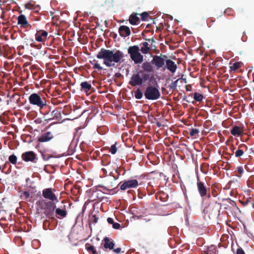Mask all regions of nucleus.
<instances>
[{
    "label": "nucleus",
    "mask_w": 254,
    "mask_h": 254,
    "mask_svg": "<svg viewBox=\"0 0 254 254\" xmlns=\"http://www.w3.org/2000/svg\"><path fill=\"white\" fill-rule=\"evenodd\" d=\"M124 53L120 50L113 51L101 48L96 55L99 59L104 60V64L107 67L115 66V63H119L123 59Z\"/></svg>",
    "instance_id": "obj_1"
},
{
    "label": "nucleus",
    "mask_w": 254,
    "mask_h": 254,
    "mask_svg": "<svg viewBox=\"0 0 254 254\" xmlns=\"http://www.w3.org/2000/svg\"><path fill=\"white\" fill-rule=\"evenodd\" d=\"M140 50L137 45L130 46L127 50L130 59L136 64H140L143 61V56L139 53Z\"/></svg>",
    "instance_id": "obj_2"
},
{
    "label": "nucleus",
    "mask_w": 254,
    "mask_h": 254,
    "mask_svg": "<svg viewBox=\"0 0 254 254\" xmlns=\"http://www.w3.org/2000/svg\"><path fill=\"white\" fill-rule=\"evenodd\" d=\"M30 104L36 106L40 109L46 105V100L42 95L37 93L31 94L28 98Z\"/></svg>",
    "instance_id": "obj_3"
},
{
    "label": "nucleus",
    "mask_w": 254,
    "mask_h": 254,
    "mask_svg": "<svg viewBox=\"0 0 254 254\" xmlns=\"http://www.w3.org/2000/svg\"><path fill=\"white\" fill-rule=\"evenodd\" d=\"M144 95L145 98L149 100H157L161 96L158 88L153 86H147Z\"/></svg>",
    "instance_id": "obj_4"
},
{
    "label": "nucleus",
    "mask_w": 254,
    "mask_h": 254,
    "mask_svg": "<svg viewBox=\"0 0 254 254\" xmlns=\"http://www.w3.org/2000/svg\"><path fill=\"white\" fill-rule=\"evenodd\" d=\"M56 203L54 202H45L44 206L41 207L42 209L44 210V213L48 218L55 219V217L53 216L56 208Z\"/></svg>",
    "instance_id": "obj_5"
},
{
    "label": "nucleus",
    "mask_w": 254,
    "mask_h": 254,
    "mask_svg": "<svg viewBox=\"0 0 254 254\" xmlns=\"http://www.w3.org/2000/svg\"><path fill=\"white\" fill-rule=\"evenodd\" d=\"M167 59V57L165 55H155L153 57L151 63L155 65L157 69H159L164 66Z\"/></svg>",
    "instance_id": "obj_6"
},
{
    "label": "nucleus",
    "mask_w": 254,
    "mask_h": 254,
    "mask_svg": "<svg viewBox=\"0 0 254 254\" xmlns=\"http://www.w3.org/2000/svg\"><path fill=\"white\" fill-rule=\"evenodd\" d=\"M42 196L45 199L50 200V202H58V196L54 193L51 188L44 189L42 191Z\"/></svg>",
    "instance_id": "obj_7"
},
{
    "label": "nucleus",
    "mask_w": 254,
    "mask_h": 254,
    "mask_svg": "<svg viewBox=\"0 0 254 254\" xmlns=\"http://www.w3.org/2000/svg\"><path fill=\"white\" fill-rule=\"evenodd\" d=\"M197 188L200 196L204 198L207 195L208 188L206 187L204 183L200 181L199 178L197 179Z\"/></svg>",
    "instance_id": "obj_8"
},
{
    "label": "nucleus",
    "mask_w": 254,
    "mask_h": 254,
    "mask_svg": "<svg viewBox=\"0 0 254 254\" xmlns=\"http://www.w3.org/2000/svg\"><path fill=\"white\" fill-rule=\"evenodd\" d=\"M138 185V182L136 179L126 181L121 185L120 190H125L128 189L136 188Z\"/></svg>",
    "instance_id": "obj_9"
},
{
    "label": "nucleus",
    "mask_w": 254,
    "mask_h": 254,
    "mask_svg": "<svg viewBox=\"0 0 254 254\" xmlns=\"http://www.w3.org/2000/svg\"><path fill=\"white\" fill-rule=\"evenodd\" d=\"M142 83L143 79H141V77L140 76L139 73L133 74L129 81V84L132 86L141 85Z\"/></svg>",
    "instance_id": "obj_10"
},
{
    "label": "nucleus",
    "mask_w": 254,
    "mask_h": 254,
    "mask_svg": "<svg viewBox=\"0 0 254 254\" xmlns=\"http://www.w3.org/2000/svg\"><path fill=\"white\" fill-rule=\"evenodd\" d=\"M21 158L25 162H35V160L37 159L36 154L32 151L23 153L21 155Z\"/></svg>",
    "instance_id": "obj_11"
},
{
    "label": "nucleus",
    "mask_w": 254,
    "mask_h": 254,
    "mask_svg": "<svg viewBox=\"0 0 254 254\" xmlns=\"http://www.w3.org/2000/svg\"><path fill=\"white\" fill-rule=\"evenodd\" d=\"M54 138V135L51 131H47L38 137L37 140L39 142H46L50 141Z\"/></svg>",
    "instance_id": "obj_12"
},
{
    "label": "nucleus",
    "mask_w": 254,
    "mask_h": 254,
    "mask_svg": "<svg viewBox=\"0 0 254 254\" xmlns=\"http://www.w3.org/2000/svg\"><path fill=\"white\" fill-rule=\"evenodd\" d=\"M18 24L20 25L21 27L25 28H31V25L30 24L27 19L26 16L23 14L20 15L17 18Z\"/></svg>",
    "instance_id": "obj_13"
},
{
    "label": "nucleus",
    "mask_w": 254,
    "mask_h": 254,
    "mask_svg": "<svg viewBox=\"0 0 254 254\" xmlns=\"http://www.w3.org/2000/svg\"><path fill=\"white\" fill-rule=\"evenodd\" d=\"M165 63L166 65L164 67V70H165V68H167L172 73H174L176 72L177 68V65L174 62L170 59H167Z\"/></svg>",
    "instance_id": "obj_14"
},
{
    "label": "nucleus",
    "mask_w": 254,
    "mask_h": 254,
    "mask_svg": "<svg viewBox=\"0 0 254 254\" xmlns=\"http://www.w3.org/2000/svg\"><path fill=\"white\" fill-rule=\"evenodd\" d=\"M48 32L45 30L37 31L35 34L36 41L39 42H43L47 39Z\"/></svg>",
    "instance_id": "obj_15"
},
{
    "label": "nucleus",
    "mask_w": 254,
    "mask_h": 254,
    "mask_svg": "<svg viewBox=\"0 0 254 254\" xmlns=\"http://www.w3.org/2000/svg\"><path fill=\"white\" fill-rule=\"evenodd\" d=\"M247 150V146L245 144H242L239 146L238 149L235 152H234V147H233V153H235V156L236 157H240L244 154V152H246Z\"/></svg>",
    "instance_id": "obj_16"
},
{
    "label": "nucleus",
    "mask_w": 254,
    "mask_h": 254,
    "mask_svg": "<svg viewBox=\"0 0 254 254\" xmlns=\"http://www.w3.org/2000/svg\"><path fill=\"white\" fill-rule=\"evenodd\" d=\"M204 211L206 213H210L211 214L214 213L215 214H217V212H219L220 210L218 208V205L217 204H209L208 207L207 208H205L204 209Z\"/></svg>",
    "instance_id": "obj_17"
},
{
    "label": "nucleus",
    "mask_w": 254,
    "mask_h": 254,
    "mask_svg": "<svg viewBox=\"0 0 254 254\" xmlns=\"http://www.w3.org/2000/svg\"><path fill=\"white\" fill-rule=\"evenodd\" d=\"M104 242V248L105 249L112 250L114 249L115 243L114 241L108 237H105L103 240Z\"/></svg>",
    "instance_id": "obj_18"
},
{
    "label": "nucleus",
    "mask_w": 254,
    "mask_h": 254,
    "mask_svg": "<svg viewBox=\"0 0 254 254\" xmlns=\"http://www.w3.org/2000/svg\"><path fill=\"white\" fill-rule=\"evenodd\" d=\"M119 33L121 36L126 37L130 34V30L128 27L122 25L119 27Z\"/></svg>",
    "instance_id": "obj_19"
},
{
    "label": "nucleus",
    "mask_w": 254,
    "mask_h": 254,
    "mask_svg": "<svg viewBox=\"0 0 254 254\" xmlns=\"http://www.w3.org/2000/svg\"><path fill=\"white\" fill-rule=\"evenodd\" d=\"M56 214H57V217L58 219L64 218L66 217L67 215V212L65 209V206L64 205L63 208H57L55 210Z\"/></svg>",
    "instance_id": "obj_20"
},
{
    "label": "nucleus",
    "mask_w": 254,
    "mask_h": 254,
    "mask_svg": "<svg viewBox=\"0 0 254 254\" xmlns=\"http://www.w3.org/2000/svg\"><path fill=\"white\" fill-rule=\"evenodd\" d=\"M116 179H117V178H115V177H114L113 179L108 181V182L106 184V185H107L106 187H101L102 188H103L104 190L107 189L108 190H111L116 188L118 186V185H116V184L115 183V181Z\"/></svg>",
    "instance_id": "obj_21"
},
{
    "label": "nucleus",
    "mask_w": 254,
    "mask_h": 254,
    "mask_svg": "<svg viewBox=\"0 0 254 254\" xmlns=\"http://www.w3.org/2000/svg\"><path fill=\"white\" fill-rule=\"evenodd\" d=\"M81 89L80 90L82 92L87 93L93 88L91 84L88 81H84L80 84Z\"/></svg>",
    "instance_id": "obj_22"
},
{
    "label": "nucleus",
    "mask_w": 254,
    "mask_h": 254,
    "mask_svg": "<svg viewBox=\"0 0 254 254\" xmlns=\"http://www.w3.org/2000/svg\"><path fill=\"white\" fill-rule=\"evenodd\" d=\"M231 133L234 136H241L243 133V129L238 126H235L231 129Z\"/></svg>",
    "instance_id": "obj_23"
},
{
    "label": "nucleus",
    "mask_w": 254,
    "mask_h": 254,
    "mask_svg": "<svg viewBox=\"0 0 254 254\" xmlns=\"http://www.w3.org/2000/svg\"><path fill=\"white\" fill-rule=\"evenodd\" d=\"M152 64L151 62H145L142 64L141 67L144 71L152 72L153 71V67Z\"/></svg>",
    "instance_id": "obj_24"
},
{
    "label": "nucleus",
    "mask_w": 254,
    "mask_h": 254,
    "mask_svg": "<svg viewBox=\"0 0 254 254\" xmlns=\"http://www.w3.org/2000/svg\"><path fill=\"white\" fill-rule=\"evenodd\" d=\"M142 47L140 49V51L143 54H148L150 51V48L149 46L148 43L144 42L141 43Z\"/></svg>",
    "instance_id": "obj_25"
},
{
    "label": "nucleus",
    "mask_w": 254,
    "mask_h": 254,
    "mask_svg": "<svg viewBox=\"0 0 254 254\" xmlns=\"http://www.w3.org/2000/svg\"><path fill=\"white\" fill-rule=\"evenodd\" d=\"M230 64L231 65L230 66V71L231 72H234L241 67L242 63L241 62H235L233 64L230 63Z\"/></svg>",
    "instance_id": "obj_26"
},
{
    "label": "nucleus",
    "mask_w": 254,
    "mask_h": 254,
    "mask_svg": "<svg viewBox=\"0 0 254 254\" xmlns=\"http://www.w3.org/2000/svg\"><path fill=\"white\" fill-rule=\"evenodd\" d=\"M139 20V19L136 16V14H132L129 16V21L131 25H136Z\"/></svg>",
    "instance_id": "obj_27"
},
{
    "label": "nucleus",
    "mask_w": 254,
    "mask_h": 254,
    "mask_svg": "<svg viewBox=\"0 0 254 254\" xmlns=\"http://www.w3.org/2000/svg\"><path fill=\"white\" fill-rule=\"evenodd\" d=\"M107 222L111 224H112V227L115 229H119L121 227V225L119 223L114 222L112 218L109 217L107 219Z\"/></svg>",
    "instance_id": "obj_28"
},
{
    "label": "nucleus",
    "mask_w": 254,
    "mask_h": 254,
    "mask_svg": "<svg viewBox=\"0 0 254 254\" xmlns=\"http://www.w3.org/2000/svg\"><path fill=\"white\" fill-rule=\"evenodd\" d=\"M217 251L216 247L214 246H211L208 247L206 250L207 254H216Z\"/></svg>",
    "instance_id": "obj_29"
},
{
    "label": "nucleus",
    "mask_w": 254,
    "mask_h": 254,
    "mask_svg": "<svg viewBox=\"0 0 254 254\" xmlns=\"http://www.w3.org/2000/svg\"><path fill=\"white\" fill-rule=\"evenodd\" d=\"M51 116L53 119H59L61 117V114L58 110H54L51 112Z\"/></svg>",
    "instance_id": "obj_30"
},
{
    "label": "nucleus",
    "mask_w": 254,
    "mask_h": 254,
    "mask_svg": "<svg viewBox=\"0 0 254 254\" xmlns=\"http://www.w3.org/2000/svg\"><path fill=\"white\" fill-rule=\"evenodd\" d=\"M143 94L141 92L140 89L138 88L134 92V97L137 99H141L142 98Z\"/></svg>",
    "instance_id": "obj_31"
},
{
    "label": "nucleus",
    "mask_w": 254,
    "mask_h": 254,
    "mask_svg": "<svg viewBox=\"0 0 254 254\" xmlns=\"http://www.w3.org/2000/svg\"><path fill=\"white\" fill-rule=\"evenodd\" d=\"M193 98L196 101L200 102L203 99V96L202 94L195 92L194 93Z\"/></svg>",
    "instance_id": "obj_32"
},
{
    "label": "nucleus",
    "mask_w": 254,
    "mask_h": 254,
    "mask_svg": "<svg viewBox=\"0 0 254 254\" xmlns=\"http://www.w3.org/2000/svg\"><path fill=\"white\" fill-rule=\"evenodd\" d=\"M17 159V157L14 154L11 155L8 157L9 161L13 165H15L16 164Z\"/></svg>",
    "instance_id": "obj_33"
},
{
    "label": "nucleus",
    "mask_w": 254,
    "mask_h": 254,
    "mask_svg": "<svg viewBox=\"0 0 254 254\" xmlns=\"http://www.w3.org/2000/svg\"><path fill=\"white\" fill-rule=\"evenodd\" d=\"M92 64H93V68L94 69H97L99 70H101L103 68L99 65V64H98L97 61H96L95 60H94L93 62H90Z\"/></svg>",
    "instance_id": "obj_34"
},
{
    "label": "nucleus",
    "mask_w": 254,
    "mask_h": 254,
    "mask_svg": "<svg viewBox=\"0 0 254 254\" xmlns=\"http://www.w3.org/2000/svg\"><path fill=\"white\" fill-rule=\"evenodd\" d=\"M86 246V249L88 251L92 252V254H97V252L96 250H95L94 246L89 245L88 246Z\"/></svg>",
    "instance_id": "obj_35"
},
{
    "label": "nucleus",
    "mask_w": 254,
    "mask_h": 254,
    "mask_svg": "<svg viewBox=\"0 0 254 254\" xmlns=\"http://www.w3.org/2000/svg\"><path fill=\"white\" fill-rule=\"evenodd\" d=\"M199 130L197 128H192L191 129L190 135V136H194L196 134H198L199 133Z\"/></svg>",
    "instance_id": "obj_36"
},
{
    "label": "nucleus",
    "mask_w": 254,
    "mask_h": 254,
    "mask_svg": "<svg viewBox=\"0 0 254 254\" xmlns=\"http://www.w3.org/2000/svg\"><path fill=\"white\" fill-rule=\"evenodd\" d=\"M117 148H116V143L113 145H112L110 148V152L112 154H115L117 152Z\"/></svg>",
    "instance_id": "obj_37"
},
{
    "label": "nucleus",
    "mask_w": 254,
    "mask_h": 254,
    "mask_svg": "<svg viewBox=\"0 0 254 254\" xmlns=\"http://www.w3.org/2000/svg\"><path fill=\"white\" fill-rule=\"evenodd\" d=\"M150 78V74L144 73L142 74L141 79H143V83L148 80Z\"/></svg>",
    "instance_id": "obj_38"
},
{
    "label": "nucleus",
    "mask_w": 254,
    "mask_h": 254,
    "mask_svg": "<svg viewBox=\"0 0 254 254\" xmlns=\"http://www.w3.org/2000/svg\"><path fill=\"white\" fill-rule=\"evenodd\" d=\"M149 14L147 12H143L141 14V20L142 21H146L147 18L148 17Z\"/></svg>",
    "instance_id": "obj_39"
},
{
    "label": "nucleus",
    "mask_w": 254,
    "mask_h": 254,
    "mask_svg": "<svg viewBox=\"0 0 254 254\" xmlns=\"http://www.w3.org/2000/svg\"><path fill=\"white\" fill-rule=\"evenodd\" d=\"M224 13H227L228 15H233V10L231 8H227L225 9Z\"/></svg>",
    "instance_id": "obj_40"
},
{
    "label": "nucleus",
    "mask_w": 254,
    "mask_h": 254,
    "mask_svg": "<svg viewBox=\"0 0 254 254\" xmlns=\"http://www.w3.org/2000/svg\"><path fill=\"white\" fill-rule=\"evenodd\" d=\"M236 254H246L244 251L242 249V248L239 247L237 249L236 251Z\"/></svg>",
    "instance_id": "obj_41"
},
{
    "label": "nucleus",
    "mask_w": 254,
    "mask_h": 254,
    "mask_svg": "<svg viewBox=\"0 0 254 254\" xmlns=\"http://www.w3.org/2000/svg\"><path fill=\"white\" fill-rule=\"evenodd\" d=\"M178 80H179V79H177L175 81L172 82L170 85V88L173 89H175L177 87V83Z\"/></svg>",
    "instance_id": "obj_42"
},
{
    "label": "nucleus",
    "mask_w": 254,
    "mask_h": 254,
    "mask_svg": "<svg viewBox=\"0 0 254 254\" xmlns=\"http://www.w3.org/2000/svg\"><path fill=\"white\" fill-rule=\"evenodd\" d=\"M23 194L24 196H25V197L26 198H28L29 196H30V193L28 191H24L23 192Z\"/></svg>",
    "instance_id": "obj_43"
},
{
    "label": "nucleus",
    "mask_w": 254,
    "mask_h": 254,
    "mask_svg": "<svg viewBox=\"0 0 254 254\" xmlns=\"http://www.w3.org/2000/svg\"><path fill=\"white\" fill-rule=\"evenodd\" d=\"M113 251L114 252L116 253H117V254H119L121 252V249L120 248H118L117 249H113Z\"/></svg>",
    "instance_id": "obj_44"
},
{
    "label": "nucleus",
    "mask_w": 254,
    "mask_h": 254,
    "mask_svg": "<svg viewBox=\"0 0 254 254\" xmlns=\"http://www.w3.org/2000/svg\"><path fill=\"white\" fill-rule=\"evenodd\" d=\"M238 172L240 174H242L243 173V168L242 167L238 168Z\"/></svg>",
    "instance_id": "obj_45"
},
{
    "label": "nucleus",
    "mask_w": 254,
    "mask_h": 254,
    "mask_svg": "<svg viewBox=\"0 0 254 254\" xmlns=\"http://www.w3.org/2000/svg\"><path fill=\"white\" fill-rule=\"evenodd\" d=\"M146 41H148L149 42H151V44H153V43L155 42V40L154 38H150V39H145Z\"/></svg>",
    "instance_id": "obj_46"
},
{
    "label": "nucleus",
    "mask_w": 254,
    "mask_h": 254,
    "mask_svg": "<svg viewBox=\"0 0 254 254\" xmlns=\"http://www.w3.org/2000/svg\"><path fill=\"white\" fill-rule=\"evenodd\" d=\"M93 217L94 218V222L95 223H97L98 221V218L95 215H94Z\"/></svg>",
    "instance_id": "obj_47"
},
{
    "label": "nucleus",
    "mask_w": 254,
    "mask_h": 254,
    "mask_svg": "<svg viewBox=\"0 0 254 254\" xmlns=\"http://www.w3.org/2000/svg\"><path fill=\"white\" fill-rule=\"evenodd\" d=\"M230 204L233 206H236V203L234 201L231 200L230 202Z\"/></svg>",
    "instance_id": "obj_48"
},
{
    "label": "nucleus",
    "mask_w": 254,
    "mask_h": 254,
    "mask_svg": "<svg viewBox=\"0 0 254 254\" xmlns=\"http://www.w3.org/2000/svg\"><path fill=\"white\" fill-rule=\"evenodd\" d=\"M208 198H209L211 197V195H210V194L209 193V188H208V190L207 191V195L206 196Z\"/></svg>",
    "instance_id": "obj_49"
},
{
    "label": "nucleus",
    "mask_w": 254,
    "mask_h": 254,
    "mask_svg": "<svg viewBox=\"0 0 254 254\" xmlns=\"http://www.w3.org/2000/svg\"><path fill=\"white\" fill-rule=\"evenodd\" d=\"M42 156H43V158L44 160H48L49 159V158L50 157H48L46 158V156L44 155L43 154L42 155Z\"/></svg>",
    "instance_id": "obj_50"
},
{
    "label": "nucleus",
    "mask_w": 254,
    "mask_h": 254,
    "mask_svg": "<svg viewBox=\"0 0 254 254\" xmlns=\"http://www.w3.org/2000/svg\"><path fill=\"white\" fill-rule=\"evenodd\" d=\"M141 215H140V216H134V217H135V218H136L137 219H138L140 218H141Z\"/></svg>",
    "instance_id": "obj_51"
},
{
    "label": "nucleus",
    "mask_w": 254,
    "mask_h": 254,
    "mask_svg": "<svg viewBox=\"0 0 254 254\" xmlns=\"http://www.w3.org/2000/svg\"><path fill=\"white\" fill-rule=\"evenodd\" d=\"M32 140L31 139H30L28 141V143H30L31 142H32Z\"/></svg>",
    "instance_id": "obj_52"
},
{
    "label": "nucleus",
    "mask_w": 254,
    "mask_h": 254,
    "mask_svg": "<svg viewBox=\"0 0 254 254\" xmlns=\"http://www.w3.org/2000/svg\"><path fill=\"white\" fill-rule=\"evenodd\" d=\"M145 220L146 222H148V221H151V220H150V219H148V220H146V219H145Z\"/></svg>",
    "instance_id": "obj_53"
},
{
    "label": "nucleus",
    "mask_w": 254,
    "mask_h": 254,
    "mask_svg": "<svg viewBox=\"0 0 254 254\" xmlns=\"http://www.w3.org/2000/svg\"><path fill=\"white\" fill-rule=\"evenodd\" d=\"M214 21H215L214 20H212V21H211V23H213Z\"/></svg>",
    "instance_id": "obj_54"
},
{
    "label": "nucleus",
    "mask_w": 254,
    "mask_h": 254,
    "mask_svg": "<svg viewBox=\"0 0 254 254\" xmlns=\"http://www.w3.org/2000/svg\"><path fill=\"white\" fill-rule=\"evenodd\" d=\"M29 179V178H27V179H26V182H27V181H28V180Z\"/></svg>",
    "instance_id": "obj_55"
},
{
    "label": "nucleus",
    "mask_w": 254,
    "mask_h": 254,
    "mask_svg": "<svg viewBox=\"0 0 254 254\" xmlns=\"http://www.w3.org/2000/svg\"><path fill=\"white\" fill-rule=\"evenodd\" d=\"M248 202H249V200H247V202H246V203H248Z\"/></svg>",
    "instance_id": "obj_56"
},
{
    "label": "nucleus",
    "mask_w": 254,
    "mask_h": 254,
    "mask_svg": "<svg viewBox=\"0 0 254 254\" xmlns=\"http://www.w3.org/2000/svg\"><path fill=\"white\" fill-rule=\"evenodd\" d=\"M139 73H142V71H140Z\"/></svg>",
    "instance_id": "obj_57"
},
{
    "label": "nucleus",
    "mask_w": 254,
    "mask_h": 254,
    "mask_svg": "<svg viewBox=\"0 0 254 254\" xmlns=\"http://www.w3.org/2000/svg\"><path fill=\"white\" fill-rule=\"evenodd\" d=\"M1 101V98L0 97V102Z\"/></svg>",
    "instance_id": "obj_58"
},
{
    "label": "nucleus",
    "mask_w": 254,
    "mask_h": 254,
    "mask_svg": "<svg viewBox=\"0 0 254 254\" xmlns=\"http://www.w3.org/2000/svg\"><path fill=\"white\" fill-rule=\"evenodd\" d=\"M108 3H110V0H109Z\"/></svg>",
    "instance_id": "obj_59"
}]
</instances>
